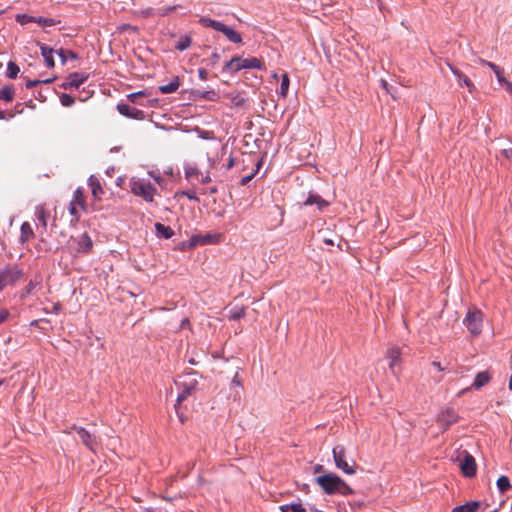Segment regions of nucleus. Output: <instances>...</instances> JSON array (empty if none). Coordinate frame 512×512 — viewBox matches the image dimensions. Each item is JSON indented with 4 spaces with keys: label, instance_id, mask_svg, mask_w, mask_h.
Instances as JSON below:
<instances>
[{
    "label": "nucleus",
    "instance_id": "nucleus-26",
    "mask_svg": "<svg viewBox=\"0 0 512 512\" xmlns=\"http://www.w3.org/2000/svg\"><path fill=\"white\" fill-rule=\"evenodd\" d=\"M497 488L500 491V493H505L508 490L512 488V485L510 483V480L507 476H500L496 482Z\"/></svg>",
    "mask_w": 512,
    "mask_h": 512
},
{
    "label": "nucleus",
    "instance_id": "nucleus-29",
    "mask_svg": "<svg viewBox=\"0 0 512 512\" xmlns=\"http://www.w3.org/2000/svg\"><path fill=\"white\" fill-rule=\"evenodd\" d=\"M14 98V89L11 86H5L0 90V99L10 102Z\"/></svg>",
    "mask_w": 512,
    "mask_h": 512
},
{
    "label": "nucleus",
    "instance_id": "nucleus-57",
    "mask_svg": "<svg viewBox=\"0 0 512 512\" xmlns=\"http://www.w3.org/2000/svg\"><path fill=\"white\" fill-rule=\"evenodd\" d=\"M220 56L218 53H213L212 54V61L213 63H216L218 60H219Z\"/></svg>",
    "mask_w": 512,
    "mask_h": 512
},
{
    "label": "nucleus",
    "instance_id": "nucleus-16",
    "mask_svg": "<svg viewBox=\"0 0 512 512\" xmlns=\"http://www.w3.org/2000/svg\"><path fill=\"white\" fill-rule=\"evenodd\" d=\"M88 186L91 189L92 196L94 199H100L101 195L104 193L103 188L99 179L93 175H91L88 179Z\"/></svg>",
    "mask_w": 512,
    "mask_h": 512
},
{
    "label": "nucleus",
    "instance_id": "nucleus-24",
    "mask_svg": "<svg viewBox=\"0 0 512 512\" xmlns=\"http://www.w3.org/2000/svg\"><path fill=\"white\" fill-rule=\"evenodd\" d=\"M180 86V81L178 77H175L171 82L166 85H161L159 87V91L162 94H170L174 93Z\"/></svg>",
    "mask_w": 512,
    "mask_h": 512
},
{
    "label": "nucleus",
    "instance_id": "nucleus-20",
    "mask_svg": "<svg viewBox=\"0 0 512 512\" xmlns=\"http://www.w3.org/2000/svg\"><path fill=\"white\" fill-rule=\"evenodd\" d=\"M93 246L92 240L87 233H84L80 236L78 240V252L87 253L91 250Z\"/></svg>",
    "mask_w": 512,
    "mask_h": 512
},
{
    "label": "nucleus",
    "instance_id": "nucleus-33",
    "mask_svg": "<svg viewBox=\"0 0 512 512\" xmlns=\"http://www.w3.org/2000/svg\"><path fill=\"white\" fill-rule=\"evenodd\" d=\"M19 71H20L19 66L16 63H14L12 61H10L8 63L7 71H6L7 77L14 79L17 77Z\"/></svg>",
    "mask_w": 512,
    "mask_h": 512
},
{
    "label": "nucleus",
    "instance_id": "nucleus-41",
    "mask_svg": "<svg viewBox=\"0 0 512 512\" xmlns=\"http://www.w3.org/2000/svg\"><path fill=\"white\" fill-rule=\"evenodd\" d=\"M237 64H238V57H234L230 61L226 62L225 66H224V69L232 71V72H236L235 71V66Z\"/></svg>",
    "mask_w": 512,
    "mask_h": 512
},
{
    "label": "nucleus",
    "instance_id": "nucleus-61",
    "mask_svg": "<svg viewBox=\"0 0 512 512\" xmlns=\"http://www.w3.org/2000/svg\"><path fill=\"white\" fill-rule=\"evenodd\" d=\"M5 118H6L5 111L0 110V119H5Z\"/></svg>",
    "mask_w": 512,
    "mask_h": 512
},
{
    "label": "nucleus",
    "instance_id": "nucleus-31",
    "mask_svg": "<svg viewBox=\"0 0 512 512\" xmlns=\"http://www.w3.org/2000/svg\"><path fill=\"white\" fill-rule=\"evenodd\" d=\"M482 63L484 65H487L488 67H490L494 71V73H495L499 83H502L503 81H505V78L502 75V70H501V68L499 66H497L496 64H494L492 62L485 61V60H482Z\"/></svg>",
    "mask_w": 512,
    "mask_h": 512
},
{
    "label": "nucleus",
    "instance_id": "nucleus-45",
    "mask_svg": "<svg viewBox=\"0 0 512 512\" xmlns=\"http://www.w3.org/2000/svg\"><path fill=\"white\" fill-rule=\"evenodd\" d=\"M183 195H185L188 199L190 200H193V201H199V198L196 196V193L195 192H192V191H183L182 192Z\"/></svg>",
    "mask_w": 512,
    "mask_h": 512
},
{
    "label": "nucleus",
    "instance_id": "nucleus-43",
    "mask_svg": "<svg viewBox=\"0 0 512 512\" xmlns=\"http://www.w3.org/2000/svg\"><path fill=\"white\" fill-rule=\"evenodd\" d=\"M231 102L234 106H243L246 100L241 95L237 94L231 98Z\"/></svg>",
    "mask_w": 512,
    "mask_h": 512
},
{
    "label": "nucleus",
    "instance_id": "nucleus-62",
    "mask_svg": "<svg viewBox=\"0 0 512 512\" xmlns=\"http://www.w3.org/2000/svg\"><path fill=\"white\" fill-rule=\"evenodd\" d=\"M322 468H323V467H322V465H317V466L315 467V472H319V471H321V470H322Z\"/></svg>",
    "mask_w": 512,
    "mask_h": 512
},
{
    "label": "nucleus",
    "instance_id": "nucleus-28",
    "mask_svg": "<svg viewBox=\"0 0 512 512\" xmlns=\"http://www.w3.org/2000/svg\"><path fill=\"white\" fill-rule=\"evenodd\" d=\"M20 231H21L20 239L22 242H26L28 239H30L31 237L34 236L33 229L28 222H24L21 225Z\"/></svg>",
    "mask_w": 512,
    "mask_h": 512
},
{
    "label": "nucleus",
    "instance_id": "nucleus-39",
    "mask_svg": "<svg viewBox=\"0 0 512 512\" xmlns=\"http://www.w3.org/2000/svg\"><path fill=\"white\" fill-rule=\"evenodd\" d=\"M200 175L199 170L194 166H188L185 168V177L186 179L190 180L194 178L195 176Z\"/></svg>",
    "mask_w": 512,
    "mask_h": 512
},
{
    "label": "nucleus",
    "instance_id": "nucleus-34",
    "mask_svg": "<svg viewBox=\"0 0 512 512\" xmlns=\"http://www.w3.org/2000/svg\"><path fill=\"white\" fill-rule=\"evenodd\" d=\"M60 21L53 18L36 17L35 23H38L42 27H50L58 24Z\"/></svg>",
    "mask_w": 512,
    "mask_h": 512
},
{
    "label": "nucleus",
    "instance_id": "nucleus-40",
    "mask_svg": "<svg viewBox=\"0 0 512 512\" xmlns=\"http://www.w3.org/2000/svg\"><path fill=\"white\" fill-rule=\"evenodd\" d=\"M245 316V309L243 307L235 309L230 316L232 320H238Z\"/></svg>",
    "mask_w": 512,
    "mask_h": 512
},
{
    "label": "nucleus",
    "instance_id": "nucleus-21",
    "mask_svg": "<svg viewBox=\"0 0 512 512\" xmlns=\"http://www.w3.org/2000/svg\"><path fill=\"white\" fill-rule=\"evenodd\" d=\"M68 77L72 83L73 88L77 89L88 79V74L84 72H74L69 74Z\"/></svg>",
    "mask_w": 512,
    "mask_h": 512
},
{
    "label": "nucleus",
    "instance_id": "nucleus-5",
    "mask_svg": "<svg viewBox=\"0 0 512 512\" xmlns=\"http://www.w3.org/2000/svg\"><path fill=\"white\" fill-rule=\"evenodd\" d=\"M130 188L134 195L142 197L147 202L153 201V196L156 189L149 181L142 179H132Z\"/></svg>",
    "mask_w": 512,
    "mask_h": 512
},
{
    "label": "nucleus",
    "instance_id": "nucleus-64",
    "mask_svg": "<svg viewBox=\"0 0 512 512\" xmlns=\"http://www.w3.org/2000/svg\"><path fill=\"white\" fill-rule=\"evenodd\" d=\"M509 389L512 391V375L510 376L509 379Z\"/></svg>",
    "mask_w": 512,
    "mask_h": 512
},
{
    "label": "nucleus",
    "instance_id": "nucleus-9",
    "mask_svg": "<svg viewBox=\"0 0 512 512\" xmlns=\"http://www.w3.org/2000/svg\"><path fill=\"white\" fill-rule=\"evenodd\" d=\"M80 207L81 209H85V200H84V194L81 188H77L74 191L73 198L69 204V213L74 217L75 221H78L79 219V213L77 207Z\"/></svg>",
    "mask_w": 512,
    "mask_h": 512
},
{
    "label": "nucleus",
    "instance_id": "nucleus-42",
    "mask_svg": "<svg viewBox=\"0 0 512 512\" xmlns=\"http://www.w3.org/2000/svg\"><path fill=\"white\" fill-rule=\"evenodd\" d=\"M459 83L461 85H465L470 92H472V90L474 89V85L473 83L470 81V79L465 76L464 74L462 75V79H458Z\"/></svg>",
    "mask_w": 512,
    "mask_h": 512
},
{
    "label": "nucleus",
    "instance_id": "nucleus-52",
    "mask_svg": "<svg viewBox=\"0 0 512 512\" xmlns=\"http://www.w3.org/2000/svg\"><path fill=\"white\" fill-rule=\"evenodd\" d=\"M66 53H67V52H66L65 50H63V49H60V50L58 51V55H59V57L61 58V61H62V63H63V64H65V63H66V61H67Z\"/></svg>",
    "mask_w": 512,
    "mask_h": 512
},
{
    "label": "nucleus",
    "instance_id": "nucleus-7",
    "mask_svg": "<svg viewBox=\"0 0 512 512\" xmlns=\"http://www.w3.org/2000/svg\"><path fill=\"white\" fill-rule=\"evenodd\" d=\"M71 430L78 434L83 445H85L90 451H96L98 447V440L94 434L90 433L85 428L76 425H73Z\"/></svg>",
    "mask_w": 512,
    "mask_h": 512
},
{
    "label": "nucleus",
    "instance_id": "nucleus-51",
    "mask_svg": "<svg viewBox=\"0 0 512 512\" xmlns=\"http://www.w3.org/2000/svg\"><path fill=\"white\" fill-rule=\"evenodd\" d=\"M61 88L65 89V90L73 88L69 77H67L66 81L61 84Z\"/></svg>",
    "mask_w": 512,
    "mask_h": 512
},
{
    "label": "nucleus",
    "instance_id": "nucleus-32",
    "mask_svg": "<svg viewBox=\"0 0 512 512\" xmlns=\"http://www.w3.org/2000/svg\"><path fill=\"white\" fill-rule=\"evenodd\" d=\"M191 45V39L189 36H181L176 44V49L179 51H184L189 48Z\"/></svg>",
    "mask_w": 512,
    "mask_h": 512
},
{
    "label": "nucleus",
    "instance_id": "nucleus-53",
    "mask_svg": "<svg viewBox=\"0 0 512 512\" xmlns=\"http://www.w3.org/2000/svg\"><path fill=\"white\" fill-rule=\"evenodd\" d=\"M9 313L7 310H0V324L8 317Z\"/></svg>",
    "mask_w": 512,
    "mask_h": 512
},
{
    "label": "nucleus",
    "instance_id": "nucleus-6",
    "mask_svg": "<svg viewBox=\"0 0 512 512\" xmlns=\"http://www.w3.org/2000/svg\"><path fill=\"white\" fill-rule=\"evenodd\" d=\"M483 314L480 310L473 308L469 309L466 317L463 320V324L467 327L469 332L477 336L482 331Z\"/></svg>",
    "mask_w": 512,
    "mask_h": 512
},
{
    "label": "nucleus",
    "instance_id": "nucleus-44",
    "mask_svg": "<svg viewBox=\"0 0 512 512\" xmlns=\"http://www.w3.org/2000/svg\"><path fill=\"white\" fill-rule=\"evenodd\" d=\"M449 69L451 70V72L454 74V76L457 78V79H462V75L463 73L458 70L456 67H454L453 65H451L450 63L447 64Z\"/></svg>",
    "mask_w": 512,
    "mask_h": 512
},
{
    "label": "nucleus",
    "instance_id": "nucleus-35",
    "mask_svg": "<svg viewBox=\"0 0 512 512\" xmlns=\"http://www.w3.org/2000/svg\"><path fill=\"white\" fill-rule=\"evenodd\" d=\"M197 93L199 94V96L201 98L206 99V100L217 101L219 99L218 93L215 92L214 90L203 91V92L198 91Z\"/></svg>",
    "mask_w": 512,
    "mask_h": 512
},
{
    "label": "nucleus",
    "instance_id": "nucleus-11",
    "mask_svg": "<svg viewBox=\"0 0 512 512\" xmlns=\"http://www.w3.org/2000/svg\"><path fill=\"white\" fill-rule=\"evenodd\" d=\"M460 468L466 477H473L476 474V462L474 457L465 453L464 458L460 462Z\"/></svg>",
    "mask_w": 512,
    "mask_h": 512
},
{
    "label": "nucleus",
    "instance_id": "nucleus-14",
    "mask_svg": "<svg viewBox=\"0 0 512 512\" xmlns=\"http://www.w3.org/2000/svg\"><path fill=\"white\" fill-rule=\"evenodd\" d=\"M219 236L206 234V235H193L190 239L192 246L206 245L218 241Z\"/></svg>",
    "mask_w": 512,
    "mask_h": 512
},
{
    "label": "nucleus",
    "instance_id": "nucleus-22",
    "mask_svg": "<svg viewBox=\"0 0 512 512\" xmlns=\"http://www.w3.org/2000/svg\"><path fill=\"white\" fill-rule=\"evenodd\" d=\"M490 381V375L488 372H479L472 384V387L475 389H480L485 386Z\"/></svg>",
    "mask_w": 512,
    "mask_h": 512
},
{
    "label": "nucleus",
    "instance_id": "nucleus-47",
    "mask_svg": "<svg viewBox=\"0 0 512 512\" xmlns=\"http://www.w3.org/2000/svg\"><path fill=\"white\" fill-rule=\"evenodd\" d=\"M198 76H199V78H200L201 80H203V81L207 80V78H208V72H207V70H206V69H204V68H200V69L198 70Z\"/></svg>",
    "mask_w": 512,
    "mask_h": 512
},
{
    "label": "nucleus",
    "instance_id": "nucleus-30",
    "mask_svg": "<svg viewBox=\"0 0 512 512\" xmlns=\"http://www.w3.org/2000/svg\"><path fill=\"white\" fill-rule=\"evenodd\" d=\"M289 85H290V80H289L288 75L285 73L282 75V78H281V85H280V92H279L280 96H282L283 98H285L288 94Z\"/></svg>",
    "mask_w": 512,
    "mask_h": 512
},
{
    "label": "nucleus",
    "instance_id": "nucleus-49",
    "mask_svg": "<svg viewBox=\"0 0 512 512\" xmlns=\"http://www.w3.org/2000/svg\"><path fill=\"white\" fill-rule=\"evenodd\" d=\"M40 83H41V80H28L26 82V87L28 89H30V88H33V87L37 86Z\"/></svg>",
    "mask_w": 512,
    "mask_h": 512
},
{
    "label": "nucleus",
    "instance_id": "nucleus-50",
    "mask_svg": "<svg viewBox=\"0 0 512 512\" xmlns=\"http://www.w3.org/2000/svg\"><path fill=\"white\" fill-rule=\"evenodd\" d=\"M211 181V178H210V175L209 173H206L205 175L204 174H201V179H200V182L202 184H207Z\"/></svg>",
    "mask_w": 512,
    "mask_h": 512
},
{
    "label": "nucleus",
    "instance_id": "nucleus-23",
    "mask_svg": "<svg viewBox=\"0 0 512 512\" xmlns=\"http://www.w3.org/2000/svg\"><path fill=\"white\" fill-rule=\"evenodd\" d=\"M156 234L159 237L169 239L174 235V231L169 227L161 223L155 224Z\"/></svg>",
    "mask_w": 512,
    "mask_h": 512
},
{
    "label": "nucleus",
    "instance_id": "nucleus-13",
    "mask_svg": "<svg viewBox=\"0 0 512 512\" xmlns=\"http://www.w3.org/2000/svg\"><path fill=\"white\" fill-rule=\"evenodd\" d=\"M118 112L128 118L141 120L144 118V112L142 110L136 109L134 107L129 106L125 103H119L117 105Z\"/></svg>",
    "mask_w": 512,
    "mask_h": 512
},
{
    "label": "nucleus",
    "instance_id": "nucleus-2",
    "mask_svg": "<svg viewBox=\"0 0 512 512\" xmlns=\"http://www.w3.org/2000/svg\"><path fill=\"white\" fill-rule=\"evenodd\" d=\"M199 23L204 27H210L216 31L223 33L226 36V38L232 43L239 44L242 42L241 35L235 30H233L231 27L223 24L222 22L207 17H201L199 19Z\"/></svg>",
    "mask_w": 512,
    "mask_h": 512
},
{
    "label": "nucleus",
    "instance_id": "nucleus-56",
    "mask_svg": "<svg viewBox=\"0 0 512 512\" xmlns=\"http://www.w3.org/2000/svg\"><path fill=\"white\" fill-rule=\"evenodd\" d=\"M381 85L382 87L388 92L390 93V90L388 88V83L385 81V80H381Z\"/></svg>",
    "mask_w": 512,
    "mask_h": 512
},
{
    "label": "nucleus",
    "instance_id": "nucleus-54",
    "mask_svg": "<svg viewBox=\"0 0 512 512\" xmlns=\"http://www.w3.org/2000/svg\"><path fill=\"white\" fill-rule=\"evenodd\" d=\"M174 8H175V7L168 6V7L164 8V9L160 10V12H159V13H160L161 15H167L168 13H170L171 11H173V10H174Z\"/></svg>",
    "mask_w": 512,
    "mask_h": 512
},
{
    "label": "nucleus",
    "instance_id": "nucleus-19",
    "mask_svg": "<svg viewBox=\"0 0 512 512\" xmlns=\"http://www.w3.org/2000/svg\"><path fill=\"white\" fill-rule=\"evenodd\" d=\"M39 46H40V50H41V55L43 56V58L46 62V65L49 68L54 67V65H55L54 58H53L54 50L45 44H39Z\"/></svg>",
    "mask_w": 512,
    "mask_h": 512
},
{
    "label": "nucleus",
    "instance_id": "nucleus-48",
    "mask_svg": "<svg viewBox=\"0 0 512 512\" xmlns=\"http://www.w3.org/2000/svg\"><path fill=\"white\" fill-rule=\"evenodd\" d=\"M254 175H255V174H254V173H252V174H249V175L244 176V177L241 179V181H240V182H241V184H242V185H246V184H248V183L252 180V178L254 177Z\"/></svg>",
    "mask_w": 512,
    "mask_h": 512
},
{
    "label": "nucleus",
    "instance_id": "nucleus-38",
    "mask_svg": "<svg viewBox=\"0 0 512 512\" xmlns=\"http://www.w3.org/2000/svg\"><path fill=\"white\" fill-rule=\"evenodd\" d=\"M60 102L63 106L70 107L75 103V99L69 94L63 93L60 95Z\"/></svg>",
    "mask_w": 512,
    "mask_h": 512
},
{
    "label": "nucleus",
    "instance_id": "nucleus-8",
    "mask_svg": "<svg viewBox=\"0 0 512 512\" xmlns=\"http://www.w3.org/2000/svg\"><path fill=\"white\" fill-rule=\"evenodd\" d=\"M22 277V272L16 267L0 271V291L8 285L15 283Z\"/></svg>",
    "mask_w": 512,
    "mask_h": 512
},
{
    "label": "nucleus",
    "instance_id": "nucleus-59",
    "mask_svg": "<svg viewBox=\"0 0 512 512\" xmlns=\"http://www.w3.org/2000/svg\"><path fill=\"white\" fill-rule=\"evenodd\" d=\"M53 80H54V78H49V79L41 80V83L48 84V83H52Z\"/></svg>",
    "mask_w": 512,
    "mask_h": 512
},
{
    "label": "nucleus",
    "instance_id": "nucleus-55",
    "mask_svg": "<svg viewBox=\"0 0 512 512\" xmlns=\"http://www.w3.org/2000/svg\"><path fill=\"white\" fill-rule=\"evenodd\" d=\"M501 84H504L507 91H509L510 93H512V82H509L505 79V81H503Z\"/></svg>",
    "mask_w": 512,
    "mask_h": 512
},
{
    "label": "nucleus",
    "instance_id": "nucleus-15",
    "mask_svg": "<svg viewBox=\"0 0 512 512\" xmlns=\"http://www.w3.org/2000/svg\"><path fill=\"white\" fill-rule=\"evenodd\" d=\"M387 357L389 358V368L391 369L394 375L397 374L398 370V361L400 359V349L398 347H392L387 352Z\"/></svg>",
    "mask_w": 512,
    "mask_h": 512
},
{
    "label": "nucleus",
    "instance_id": "nucleus-58",
    "mask_svg": "<svg viewBox=\"0 0 512 512\" xmlns=\"http://www.w3.org/2000/svg\"><path fill=\"white\" fill-rule=\"evenodd\" d=\"M234 166V160L232 158L229 159V162L227 164V169H230Z\"/></svg>",
    "mask_w": 512,
    "mask_h": 512
},
{
    "label": "nucleus",
    "instance_id": "nucleus-60",
    "mask_svg": "<svg viewBox=\"0 0 512 512\" xmlns=\"http://www.w3.org/2000/svg\"><path fill=\"white\" fill-rule=\"evenodd\" d=\"M67 53H68V55L70 56V58H72V59H75V58H76V54H75V53H73V52H71V51H68Z\"/></svg>",
    "mask_w": 512,
    "mask_h": 512
},
{
    "label": "nucleus",
    "instance_id": "nucleus-12",
    "mask_svg": "<svg viewBox=\"0 0 512 512\" xmlns=\"http://www.w3.org/2000/svg\"><path fill=\"white\" fill-rule=\"evenodd\" d=\"M242 69H259V70H261V69H263V62L256 57H251V58H246V59L238 57V64L235 66V71H240Z\"/></svg>",
    "mask_w": 512,
    "mask_h": 512
},
{
    "label": "nucleus",
    "instance_id": "nucleus-3",
    "mask_svg": "<svg viewBox=\"0 0 512 512\" xmlns=\"http://www.w3.org/2000/svg\"><path fill=\"white\" fill-rule=\"evenodd\" d=\"M335 466L342 470L345 474L353 475L356 473V463L352 461L351 464L346 460V449L342 445H337L332 451Z\"/></svg>",
    "mask_w": 512,
    "mask_h": 512
},
{
    "label": "nucleus",
    "instance_id": "nucleus-46",
    "mask_svg": "<svg viewBox=\"0 0 512 512\" xmlns=\"http://www.w3.org/2000/svg\"><path fill=\"white\" fill-rule=\"evenodd\" d=\"M502 155L512 162V147L503 149Z\"/></svg>",
    "mask_w": 512,
    "mask_h": 512
},
{
    "label": "nucleus",
    "instance_id": "nucleus-4",
    "mask_svg": "<svg viewBox=\"0 0 512 512\" xmlns=\"http://www.w3.org/2000/svg\"><path fill=\"white\" fill-rule=\"evenodd\" d=\"M176 384L179 387H182L183 390L178 394L177 401L175 404V409H176V412H177L181 422H184L182 415L178 411V407L187 398V396L190 395L191 392L195 389V387L197 385V381L195 378H191L189 376H183V377H179V379L176 380Z\"/></svg>",
    "mask_w": 512,
    "mask_h": 512
},
{
    "label": "nucleus",
    "instance_id": "nucleus-63",
    "mask_svg": "<svg viewBox=\"0 0 512 512\" xmlns=\"http://www.w3.org/2000/svg\"><path fill=\"white\" fill-rule=\"evenodd\" d=\"M324 242L328 245H333V241L330 239H325Z\"/></svg>",
    "mask_w": 512,
    "mask_h": 512
},
{
    "label": "nucleus",
    "instance_id": "nucleus-36",
    "mask_svg": "<svg viewBox=\"0 0 512 512\" xmlns=\"http://www.w3.org/2000/svg\"><path fill=\"white\" fill-rule=\"evenodd\" d=\"M15 19L16 21L21 24V25H25V24H28L30 22H35L36 20V17H33V16H30L28 14H17L15 16Z\"/></svg>",
    "mask_w": 512,
    "mask_h": 512
},
{
    "label": "nucleus",
    "instance_id": "nucleus-17",
    "mask_svg": "<svg viewBox=\"0 0 512 512\" xmlns=\"http://www.w3.org/2000/svg\"><path fill=\"white\" fill-rule=\"evenodd\" d=\"M482 508L480 501H470L455 507L452 512H478Z\"/></svg>",
    "mask_w": 512,
    "mask_h": 512
},
{
    "label": "nucleus",
    "instance_id": "nucleus-25",
    "mask_svg": "<svg viewBox=\"0 0 512 512\" xmlns=\"http://www.w3.org/2000/svg\"><path fill=\"white\" fill-rule=\"evenodd\" d=\"M49 211H47L44 206H37L35 211V216L37 220L42 224L44 228L47 227V219L49 218Z\"/></svg>",
    "mask_w": 512,
    "mask_h": 512
},
{
    "label": "nucleus",
    "instance_id": "nucleus-37",
    "mask_svg": "<svg viewBox=\"0 0 512 512\" xmlns=\"http://www.w3.org/2000/svg\"><path fill=\"white\" fill-rule=\"evenodd\" d=\"M144 96H146L145 91H138V92L130 93L129 95H127V98L132 103L141 104L139 100H140V98H142Z\"/></svg>",
    "mask_w": 512,
    "mask_h": 512
},
{
    "label": "nucleus",
    "instance_id": "nucleus-27",
    "mask_svg": "<svg viewBox=\"0 0 512 512\" xmlns=\"http://www.w3.org/2000/svg\"><path fill=\"white\" fill-rule=\"evenodd\" d=\"M279 509L281 512H307L301 503L281 505Z\"/></svg>",
    "mask_w": 512,
    "mask_h": 512
},
{
    "label": "nucleus",
    "instance_id": "nucleus-18",
    "mask_svg": "<svg viewBox=\"0 0 512 512\" xmlns=\"http://www.w3.org/2000/svg\"><path fill=\"white\" fill-rule=\"evenodd\" d=\"M314 204L317 205L320 211L329 205V203L326 200L322 199L319 195L310 193L307 199L305 200L304 205L308 206Z\"/></svg>",
    "mask_w": 512,
    "mask_h": 512
},
{
    "label": "nucleus",
    "instance_id": "nucleus-10",
    "mask_svg": "<svg viewBox=\"0 0 512 512\" xmlns=\"http://www.w3.org/2000/svg\"><path fill=\"white\" fill-rule=\"evenodd\" d=\"M458 421V415L454 409L447 407L442 410L438 417L437 422L443 428V431L447 430L452 424Z\"/></svg>",
    "mask_w": 512,
    "mask_h": 512
},
{
    "label": "nucleus",
    "instance_id": "nucleus-1",
    "mask_svg": "<svg viewBox=\"0 0 512 512\" xmlns=\"http://www.w3.org/2000/svg\"><path fill=\"white\" fill-rule=\"evenodd\" d=\"M316 483L326 494H342L348 495L353 493V490L348 484L334 473H327L316 477Z\"/></svg>",
    "mask_w": 512,
    "mask_h": 512
}]
</instances>
